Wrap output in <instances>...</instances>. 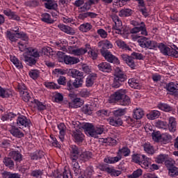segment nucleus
Masks as SVG:
<instances>
[{
  "label": "nucleus",
  "mask_w": 178,
  "mask_h": 178,
  "mask_svg": "<svg viewBox=\"0 0 178 178\" xmlns=\"http://www.w3.org/2000/svg\"><path fill=\"white\" fill-rule=\"evenodd\" d=\"M172 140V136L169 134H163L161 135V143L162 144H168Z\"/></svg>",
  "instance_id": "obj_54"
},
{
  "label": "nucleus",
  "mask_w": 178,
  "mask_h": 178,
  "mask_svg": "<svg viewBox=\"0 0 178 178\" xmlns=\"http://www.w3.org/2000/svg\"><path fill=\"white\" fill-rule=\"evenodd\" d=\"M3 13L5 16H7L10 20H16L17 22L20 21V17L17 15L16 12L12 11L10 8L3 10Z\"/></svg>",
  "instance_id": "obj_13"
},
{
  "label": "nucleus",
  "mask_w": 178,
  "mask_h": 178,
  "mask_svg": "<svg viewBox=\"0 0 178 178\" xmlns=\"http://www.w3.org/2000/svg\"><path fill=\"white\" fill-rule=\"evenodd\" d=\"M88 49H91V45L89 44H85V48L81 47L79 49L74 48L73 46H70L68 47L69 53L71 55H74V56H81L83 55H85V54H87L88 51Z\"/></svg>",
  "instance_id": "obj_6"
},
{
  "label": "nucleus",
  "mask_w": 178,
  "mask_h": 178,
  "mask_svg": "<svg viewBox=\"0 0 178 178\" xmlns=\"http://www.w3.org/2000/svg\"><path fill=\"white\" fill-rule=\"evenodd\" d=\"M113 113L115 118H120V116H123L126 115V109L124 108H118L113 111Z\"/></svg>",
  "instance_id": "obj_57"
},
{
  "label": "nucleus",
  "mask_w": 178,
  "mask_h": 178,
  "mask_svg": "<svg viewBox=\"0 0 178 178\" xmlns=\"http://www.w3.org/2000/svg\"><path fill=\"white\" fill-rule=\"evenodd\" d=\"M104 133V127L103 126H99L96 127L95 128H93V131L92 132L91 137H93L94 138H97L98 136Z\"/></svg>",
  "instance_id": "obj_33"
},
{
  "label": "nucleus",
  "mask_w": 178,
  "mask_h": 178,
  "mask_svg": "<svg viewBox=\"0 0 178 178\" xmlns=\"http://www.w3.org/2000/svg\"><path fill=\"white\" fill-rule=\"evenodd\" d=\"M84 83V76L80 78H75L74 82L72 83L73 87L74 88H80V87H83V84Z\"/></svg>",
  "instance_id": "obj_38"
},
{
  "label": "nucleus",
  "mask_w": 178,
  "mask_h": 178,
  "mask_svg": "<svg viewBox=\"0 0 178 178\" xmlns=\"http://www.w3.org/2000/svg\"><path fill=\"white\" fill-rule=\"evenodd\" d=\"M115 44L117 47H118V48H120V49H123L124 51H131V47H130L129 44H126L124 41L120 39H118L117 40H115Z\"/></svg>",
  "instance_id": "obj_24"
},
{
  "label": "nucleus",
  "mask_w": 178,
  "mask_h": 178,
  "mask_svg": "<svg viewBox=\"0 0 178 178\" xmlns=\"http://www.w3.org/2000/svg\"><path fill=\"white\" fill-rule=\"evenodd\" d=\"M91 29H92V25L90 23L82 24L79 26V30L80 31H82V33H87L90 31Z\"/></svg>",
  "instance_id": "obj_46"
},
{
  "label": "nucleus",
  "mask_w": 178,
  "mask_h": 178,
  "mask_svg": "<svg viewBox=\"0 0 178 178\" xmlns=\"http://www.w3.org/2000/svg\"><path fill=\"white\" fill-rule=\"evenodd\" d=\"M97 80V74L92 73L86 79V87H92L94 82Z\"/></svg>",
  "instance_id": "obj_34"
},
{
  "label": "nucleus",
  "mask_w": 178,
  "mask_h": 178,
  "mask_svg": "<svg viewBox=\"0 0 178 178\" xmlns=\"http://www.w3.org/2000/svg\"><path fill=\"white\" fill-rule=\"evenodd\" d=\"M9 132L13 137L17 138H23L24 137V131L22 130L21 127H17L16 126L12 125L9 129Z\"/></svg>",
  "instance_id": "obj_12"
},
{
  "label": "nucleus",
  "mask_w": 178,
  "mask_h": 178,
  "mask_svg": "<svg viewBox=\"0 0 178 178\" xmlns=\"http://www.w3.org/2000/svg\"><path fill=\"white\" fill-rule=\"evenodd\" d=\"M75 124L78 126V129L81 130L83 129V130H85L86 134L91 137L92 134V131H94V125L92 124L89 122L81 123L80 122L77 121V122H75Z\"/></svg>",
  "instance_id": "obj_8"
},
{
  "label": "nucleus",
  "mask_w": 178,
  "mask_h": 178,
  "mask_svg": "<svg viewBox=\"0 0 178 178\" xmlns=\"http://www.w3.org/2000/svg\"><path fill=\"white\" fill-rule=\"evenodd\" d=\"M73 124L74 129H75L73 131L72 136L76 143H83V140H84V134L81 133V129L79 128V126H77L75 122H74Z\"/></svg>",
  "instance_id": "obj_9"
},
{
  "label": "nucleus",
  "mask_w": 178,
  "mask_h": 178,
  "mask_svg": "<svg viewBox=\"0 0 178 178\" xmlns=\"http://www.w3.org/2000/svg\"><path fill=\"white\" fill-rule=\"evenodd\" d=\"M63 60L65 65H76L80 62V59H79V58L70 56H65L63 57Z\"/></svg>",
  "instance_id": "obj_20"
},
{
  "label": "nucleus",
  "mask_w": 178,
  "mask_h": 178,
  "mask_svg": "<svg viewBox=\"0 0 178 178\" xmlns=\"http://www.w3.org/2000/svg\"><path fill=\"white\" fill-rule=\"evenodd\" d=\"M155 124L156 127H158V129H163L164 130H166V129H168V122L165 121L159 120Z\"/></svg>",
  "instance_id": "obj_60"
},
{
  "label": "nucleus",
  "mask_w": 178,
  "mask_h": 178,
  "mask_svg": "<svg viewBox=\"0 0 178 178\" xmlns=\"http://www.w3.org/2000/svg\"><path fill=\"white\" fill-rule=\"evenodd\" d=\"M120 17H129L133 15V10L130 8H124L119 12Z\"/></svg>",
  "instance_id": "obj_36"
},
{
  "label": "nucleus",
  "mask_w": 178,
  "mask_h": 178,
  "mask_svg": "<svg viewBox=\"0 0 178 178\" xmlns=\"http://www.w3.org/2000/svg\"><path fill=\"white\" fill-rule=\"evenodd\" d=\"M45 154L43 151H36L31 155V159L32 161H38V159H42Z\"/></svg>",
  "instance_id": "obj_32"
},
{
  "label": "nucleus",
  "mask_w": 178,
  "mask_h": 178,
  "mask_svg": "<svg viewBox=\"0 0 178 178\" xmlns=\"http://www.w3.org/2000/svg\"><path fill=\"white\" fill-rule=\"evenodd\" d=\"M145 158V155L144 154H134L132 156L134 162H135V163H138V165H140Z\"/></svg>",
  "instance_id": "obj_45"
},
{
  "label": "nucleus",
  "mask_w": 178,
  "mask_h": 178,
  "mask_svg": "<svg viewBox=\"0 0 178 178\" xmlns=\"http://www.w3.org/2000/svg\"><path fill=\"white\" fill-rule=\"evenodd\" d=\"M119 161H120V157H118V156L115 157L107 156L104 160L106 163H116L117 162H119Z\"/></svg>",
  "instance_id": "obj_48"
},
{
  "label": "nucleus",
  "mask_w": 178,
  "mask_h": 178,
  "mask_svg": "<svg viewBox=\"0 0 178 178\" xmlns=\"http://www.w3.org/2000/svg\"><path fill=\"white\" fill-rule=\"evenodd\" d=\"M31 124V121H30V120L28 119L27 117L23 115H19L17 116V126H18V127H30Z\"/></svg>",
  "instance_id": "obj_10"
},
{
  "label": "nucleus",
  "mask_w": 178,
  "mask_h": 178,
  "mask_svg": "<svg viewBox=\"0 0 178 178\" xmlns=\"http://www.w3.org/2000/svg\"><path fill=\"white\" fill-rule=\"evenodd\" d=\"M8 155L11 158H13V159L15 160V162H22L23 159L22 154L19 151H11L9 152Z\"/></svg>",
  "instance_id": "obj_26"
},
{
  "label": "nucleus",
  "mask_w": 178,
  "mask_h": 178,
  "mask_svg": "<svg viewBox=\"0 0 178 178\" xmlns=\"http://www.w3.org/2000/svg\"><path fill=\"white\" fill-rule=\"evenodd\" d=\"M168 175L170 177H176V176H178V168L175 166L168 168Z\"/></svg>",
  "instance_id": "obj_62"
},
{
  "label": "nucleus",
  "mask_w": 178,
  "mask_h": 178,
  "mask_svg": "<svg viewBox=\"0 0 178 178\" xmlns=\"http://www.w3.org/2000/svg\"><path fill=\"white\" fill-rule=\"evenodd\" d=\"M143 147H144V151H145V152H147V154H150L151 155H152V154H154V147L152 145H151L150 143H145L143 145Z\"/></svg>",
  "instance_id": "obj_55"
},
{
  "label": "nucleus",
  "mask_w": 178,
  "mask_h": 178,
  "mask_svg": "<svg viewBox=\"0 0 178 178\" xmlns=\"http://www.w3.org/2000/svg\"><path fill=\"white\" fill-rule=\"evenodd\" d=\"M118 104L122 106H128L129 104H131V100H130V97L129 96L124 94Z\"/></svg>",
  "instance_id": "obj_37"
},
{
  "label": "nucleus",
  "mask_w": 178,
  "mask_h": 178,
  "mask_svg": "<svg viewBox=\"0 0 178 178\" xmlns=\"http://www.w3.org/2000/svg\"><path fill=\"white\" fill-rule=\"evenodd\" d=\"M118 13V10L115 8H111L109 11V16L111 17L114 24L113 26V29L115 30L116 34H120L122 35L123 34V31H122V20L119 18V16L116 15Z\"/></svg>",
  "instance_id": "obj_3"
},
{
  "label": "nucleus",
  "mask_w": 178,
  "mask_h": 178,
  "mask_svg": "<svg viewBox=\"0 0 178 178\" xmlns=\"http://www.w3.org/2000/svg\"><path fill=\"white\" fill-rule=\"evenodd\" d=\"M88 54L89 57L92 58L93 60H95V59L98 58V51H97L95 49H92L90 47V49H88Z\"/></svg>",
  "instance_id": "obj_53"
},
{
  "label": "nucleus",
  "mask_w": 178,
  "mask_h": 178,
  "mask_svg": "<svg viewBox=\"0 0 178 178\" xmlns=\"http://www.w3.org/2000/svg\"><path fill=\"white\" fill-rule=\"evenodd\" d=\"M3 178H21V175L17 173L4 172L2 173Z\"/></svg>",
  "instance_id": "obj_49"
},
{
  "label": "nucleus",
  "mask_w": 178,
  "mask_h": 178,
  "mask_svg": "<svg viewBox=\"0 0 178 178\" xmlns=\"http://www.w3.org/2000/svg\"><path fill=\"white\" fill-rule=\"evenodd\" d=\"M159 116H161V113L156 110H154L147 115V118L149 120H155V119H158Z\"/></svg>",
  "instance_id": "obj_40"
},
{
  "label": "nucleus",
  "mask_w": 178,
  "mask_h": 178,
  "mask_svg": "<svg viewBox=\"0 0 178 178\" xmlns=\"http://www.w3.org/2000/svg\"><path fill=\"white\" fill-rule=\"evenodd\" d=\"M170 56H172V58H178V48L176 45H171V51Z\"/></svg>",
  "instance_id": "obj_64"
},
{
  "label": "nucleus",
  "mask_w": 178,
  "mask_h": 178,
  "mask_svg": "<svg viewBox=\"0 0 178 178\" xmlns=\"http://www.w3.org/2000/svg\"><path fill=\"white\" fill-rule=\"evenodd\" d=\"M16 118V114L13 113H6L1 115V120L6 122V120H12V119Z\"/></svg>",
  "instance_id": "obj_47"
},
{
  "label": "nucleus",
  "mask_w": 178,
  "mask_h": 178,
  "mask_svg": "<svg viewBox=\"0 0 178 178\" xmlns=\"http://www.w3.org/2000/svg\"><path fill=\"white\" fill-rule=\"evenodd\" d=\"M57 27L63 31V33H65L66 34H69L70 35H74V29L73 28L65 25L63 24H59Z\"/></svg>",
  "instance_id": "obj_19"
},
{
  "label": "nucleus",
  "mask_w": 178,
  "mask_h": 178,
  "mask_svg": "<svg viewBox=\"0 0 178 178\" xmlns=\"http://www.w3.org/2000/svg\"><path fill=\"white\" fill-rule=\"evenodd\" d=\"M127 80V75L120 69L116 67L114 70V79L112 84L113 88H119L122 86V83H124Z\"/></svg>",
  "instance_id": "obj_2"
},
{
  "label": "nucleus",
  "mask_w": 178,
  "mask_h": 178,
  "mask_svg": "<svg viewBox=\"0 0 178 178\" xmlns=\"http://www.w3.org/2000/svg\"><path fill=\"white\" fill-rule=\"evenodd\" d=\"M157 106L159 109H161V111H163L164 112H172V106L165 103H159Z\"/></svg>",
  "instance_id": "obj_43"
},
{
  "label": "nucleus",
  "mask_w": 178,
  "mask_h": 178,
  "mask_svg": "<svg viewBox=\"0 0 178 178\" xmlns=\"http://www.w3.org/2000/svg\"><path fill=\"white\" fill-rule=\"evenodd\" d=\"M78 159H71L72 165V170L74 172L76 175H79L80 172V165H79V162H77Z\"/></svg>",
  "instance_id": "obj_42"
},
{
  "label": "nucleus",
  "mask_w": 178,
  "mask_h": 178,
  "mask_svg": "<svg viewBox=\"0 0 178 178\" xmlns=\"http://www.w3.org/2000/svg\"><path fill=\"white\" fill-rule=\"evenodd\" d=\"M10 60L17 67V69H23V64H22V62L19 60L16 56H11Z\"/></svg>",
  "instance_id": "obj_52"
},
{
  "label": "nucleus",
  "mask_w": 178,
  "mask_h": 178,
  "mask_svg": "<svg viewBox=\"0 0 178 178\" xmlns=\"http://www.w3.org/2000/svg\"><path fill=\"white\" fill-rule=\"evenodd\" d=\"M12 95V92L10 90L5 89L0 86V97L1 98H9Z\"/></svg>",
  "instance_id": "obj_41"
},
{
  "label": "nucleus",
  "mask_w": 178,
  "mask_h": 178,
  "mask_svg": "<svg viewBox=\"0 0 178 178\" xmlns=\"http://www.w3.org/2000/svg\"><path fill=\"white\" fill-rule=\"evenodd\" d=\"M30 56H33V58H38L40 56L38 50L37 49H33V47H29L27 49V51L24 54L25 62L29 63L30 66L32 65H35V59Z\"/></svg>",
  "instance_id": "obj_4"
},
{
  "label": "nucleus",
  "mask_w": 178,
  "mask_h": 178,
  "mask_svg": "<svg viewBox=\"0 0 178 178\" xmlns=\"http://www.w3.org/2000/svg\"><path fill=\"white\" fill-rule=\"evenodd\" d=\"M143 176V170L138 169L133 172L130 175H128V178H140Z\"/></svg>",
  "instance_id": "obj_56"
},
{
  "label": "nucleus",
  "mask_w": 178,
  "mask_h": 178,
  "mask_svg": "<svg viewBox=\"0 0 178 178\" xmlns=\"http://www.w3.org/2000/svg\"><path fill=\"white\" fill-rule=\"evenodd\" d=\"M152 137L154 141L156 143H159V141H161L162 135L161 134L160 131H154L152 134Z\"/></svg>",
  "instance_id": "obj_58"
},
{
  "label": "nucleus",
  "mask_w": 178,
  "mask_h": 178,
  "mask_svg": "<svg viewBox=\"0 0 178 178\" xmlns=\"http://www.w3.org/2000/svg\"><path fill=\"white\" fill-rule=\"evenodd\" d=\"M144 116V111L141 108H136L133 111V118L136 120H140V119H143Z\"/></svg>",
  "instance_id": "obj_31"
},
{
  "label": "nucleus",
  "mask_w": 178,
  "mask_h": 178,
  "mask_svg": "<svg viewBox=\"0 0 178 178\" xmlns=\"http://www.w3.org/2000/svg\"><path fill=\"white\" fill-rule=\"evenodd\" d=\"M99 48H102L100 49H112L113 48V44L108 40H103L97 43Z\"/></svg>",
  "instance_id": "obj_15"
},
{
  "label": "nucleus",
  "mask_w": 178,
  "mask_h": 178,
  "mask_svg": "<svg viewBox=\"0 0 178 178\" xmlns=\"http://www.w3.org/2000/svg\"><path fill=\"white\" fill-rule=\"evenodd\" d=\"M158 48H159L161 52L163 53V55H168V56H170L172 47L169 48L166 45L163 44V43H160L158 44Z\"/></svg>",
  "instance_id": "obj_28"
},
{
  "label": "nucleus",
  "mask_w": 178,
  "mask_h": 178,
  "mask_svg": "<svg viewBox=\"0 0 178 178\" xmlns=\"http://www.w3.org/2000/svg\"><path fill=\"white\" fill-rule=\"evenodd\" d=\"M58 129L59 130V138L62 143L65 140V135L66 134V125L65 123H60L58 125Z\"/></svg>",
  "instance_id": "obj_22"
},
{
  "label": "nucleus",
  "mask_w": 178,
  "mask_h": 178,
  "mask_svg": "<svg viewBox=\"0 0 178 178\" xmlns=\"http://www.w3.org/2000/svg\"><path fill=\"white\" fill-rule=\"evenodd\" d=\"M138 44L141 48H145L146 49H155V48H158V42L156 41L151 40L145 37H140L138 40Z\"/></svg>",
  "instance_id": "obj_5"
},
{
  "label": "nucleus",
  "mask_w": 178,
  "mask_h": 178,
  "mask_svg": "<svg viewBox=\"0 0 178 178\" xmlns=\"http://www.w3.org/2000/svg\"><path fill=\"white\" fill-rule=\"evenodd\" d=\"M131 24L134 27L130 30L131 40L133 41H137L141 35L147 37L148 35V31H147V26L144 22H138L137 20L131 21Z\"/></svg>",
  "instance_id": "obj_1"
},
{
  "label": "nucleus",
  "mask_w": 178,
  "mask_h": 178,
  "mask_svg": "<svg viewBox=\"0 0 178 178\" xmlns=\"http://www.w3.org/2000/svg\"><path fill=\"white\" fill-rule=\"evenodd\" d=\"M84 104V101L79 97L74 99L72 102L73 108H80Z\"/></svg>",
  "instance_id": "obj_50"
},
{
  "label": "nucleus",
  "mask_w": 178,
  "mask_h": 178,
  "mask_svg": "<svg viewBox=\"0 0 178 178\" xmlns=\"http://www.w3.org/2000/svg\"><path fill=\"white\" fill-rule=\"evenodd\" d=\"M128 84L131 87V88H135L136 90H140V88H141L140 81L135 78L129 79L128 80Z\"/></svg>",
  "instance_id": "obj_29"
},
{
  "label": "nucleus",
  "mask_w": 178,
  "mask_h": 178,
  "mask_svg": "<svg viewBox=\"0 0 178 178\" xmlns=\"http://www.w3.org/2000/svg\"><path fill=\"white\" fill-rule=\"evenodd\" d=\"M167 127L171 133H175L177 128V122L176 118L174 117H170L168 118V124H167Z\"/></svg>",
  "instance_id": "obj_16"
},
{
  "label": "nucleus",
  "mask_w": 178,
  "mask_h": 178,
  "mask_svg": "<svg viewBox=\"0 0 178 178\" xmlns=\"http://www.w3.org/2000/svg\"><path fill=\"white\" fill-rule=\"evenodd\" d=\"M68 73L73 79H77V77H84V73L83 72L74 68L70 69Z\"/></svg>",
  "instance_id": "obj_25"
},
{
  "label": "nucleus",
  "mask_w": 178,
  "mask_h": 178,
  "mask_svg": "<svg viewBox=\"0 0 178 178\" xmlns=\"http://www.w3.org/2000/svg\"><path fill=\"white\" fill-rule=\"evenodd\" d=\"M100 53L104 56V59L110 63H115L116 65H120V60L115 56H113L111 51L106 49H100Z\"/></svg>",
  "instance_id": "obj_7"
},
{
  "label": "nucleus",
  "mask_w": 178,
  "mask_h": 178,
  "mask_svg": "<svg viewBox=\"0 0 178 178\" xmlns=\"http://www.w3.org/2000/svg\"><path fill=\"white\" fill-rule=\"evenodd\" d=\"M3 163L7 168H13L15 166V162L10 157L5 156L3 159Z\"/></svg>",
  "instance_id": "obj_44"
},
{
  "label": "nucleus",
  "mask_w": 178,
  "mask_h": 178,
  "mask_svg": "<svg viewBox=\"0 0 178 178\" xmlns=\"http://www.w3.org/2000/svg\"><path fill=\"white\" fill-rule=\"evenodd\" d=\"M18 35H16V33L12 32V31H7L6 32V37L7 40H9V41H10V42H16L18 39Z\"/></svg>",
  "instance_id": "obj_30"
},
{
  "label": "nucleus",
  "mask_w": 178,
  "mask_h": 178,
  "mask_svg": "<svg viewBox=\"0 0 178 178\" xmlns=\"http://www.w3.org/2000/svg\"><path fill=\"white\" fill-rule=\"evenodd\" d=\"M96 114L100 118H105L111 115V111L105 109L99 110L97 111Z\"/></svg>",
  "instance_id": "obj_59"
},
{
  "label": "nucleus",
  "mask_w": 178,
  "mask_h": 178,
  "mask_svg": "<svg viewBox=\"0 0 178 178\" xmlns=\"http://www.w3.org/2000/svg\"><path fill=\"white\" fill-rule=\"evenodd\" d=\"M41 17H42L41 18L42 22H44V23H47L48 24H52L55 22L54 19L51 17V15L47 13L42 14Z\"/></svg>",
  "instance_id": "obj_35"
},
{
  "label": "nucleus",
  "mask_w": 178,
  "mask_h": 178,
  "mask_svg": "<svg viewBox=\"0 0 178 178\" xmlns=\"http://www.w3.org/2000/svg\"><path fill=\"white\" fill-rule=\"evenodd\" d=\"M44 8L49 10H56V9H58V3L54 0H47V2L44 3Z\"/></svg>",
  "instance_id": "obj_27"
},
{
  "label": "nucleus",
  "mask_w": 178,
  "mask_h": 178,
  "mask_svg": "<svg viewBox=\"0 0 178 178\" xmlns=\"http://www.w3.org/2000/svg\"><path fill=\"white\" fill-rule=\"evenodd\" d=\"M20 95L24 102H29V101L31 99V96L30 95V92H29V90L20 93Z\"/></svg>",
  "instance_id": "obj_63"
},
{
  "label": "nucleus",
  "mask_w": 178,
  "mask_h": 178,
  "mask_svg": "<svg viewBox=\"0 0 178 178\" xmlns=\"http://www.w3.org/2000/svg\"><path fill=\"white\" fill-rule=\"evenodd\" d=\"M79 158L81 161H83L84 162H87V161L91 159L92 158V153L91 152H84L79 155Z\"/></svg>",
  "instance_id": "obj_39"
},
{
  "label": "nucleus",
  "mask_w": 178,
  "mask_h": 178,
  "mask_svg": "<svg viewBox=\"0 0 178 178\" xmlns=\"http://www.w3.org/2000/svg\"><path fill=\"white\" fill-rule=\"evenodd\" d=\"M97 67L100 72H104V73H111L112 72V65L109 63H101L97 65Z\"/></svg>",
  "instance_id": "obj_18"
},
{
  "label": "nucleus",
  "mask_w": 178,
  "mask_h": 178,
  "mask_svg": "<svg viewBox=\"0 0 178 178\" xmlns=\"http://www.w3.org/2000/svg\"><path fill=\"white\" fill-rule=\"evenodd\" d=\"M80 156V149L76 145L70 146V159H79Z\"/></svg>",
  "instance_id": "obj_14"
},
{
  "label": "nucleus",
  "mask_w": 178,
  "mask_h": 178,
  "mask_svg": "<svg viewBox=\"0 0 178 178\" xmlns=\"http://www.w3.org/2000/svg\"><path fill=\"white\" fill-rule=\"evenodd\" d=\"M149 165H151V159L146 157L145 156V159L140 164V166H141V168H143V169H148V168H149Z\"/></svg>",
  "instance_id": "obj_51"
},
{
  "label": "nucleus",
  "mask_w": 178,
  "mask_h": 178,
  "mask_svg": "<svg viewBox=\"0 0 178 178\" xmlns=\"http://www.w3.org/2000/svg\"><path fill=\"white\" fill-rule=\"evenodd\" d=\"M102 143H105L106 144H108V145H116V140H115L113 138H105L102 139Z\"/></svg>",
  "instance_id": "obj_61"
},
{
  "label": "nucleus",
  "mask_w": 178,
  "mask_h": 178,
  "mask_svg": "<svg viewBox=\"0 0 178 178\" xmlns=\"http://www.w3.org/2000/svg\"><path fill=\"white\" fill-rule=\"evenodd\" d=\"M121 58L129 67H131V69H134L136 67V63H134V59H133L132 56H130L127 54H121Z\"/></svg>",
  "instance_id": "obj_17"
},
{
  "label": "nucleus",
  "mask_w": 178,
  "mask_h": 178,
  "mask_svg": "<svg viewBox=\"0 0 178 178\" xmlns=\"http://www.w3.org/2000/svg\"><path fill=\"white\" fill-rule=\"evenodd\" d=\"M107 121L111 126L117 127L122 126V124H123V121L122 120V119L118 117H110L107 119Z\"/></svg>",
  "instance_id": "obj_21"
},
{
  "label": "nucleus",
  "mask_w": 178,
  "mask_h": 178,
  "mask_svg": "<svg viewBox=\"0 0 178 178\" xmlns=\"http://www.w3.org/2000/svg\"><path fill=\"white\" fill-rule=\"evenodd\" d=\"M131 151L130 149L127 147H122V148L119 149L117 152V155L118 158H120V161L122 160V156H129L130 155Z\"/></svg>",
  "instance_id": "obj_23"
},
{
  "label": "nucleus",
  "mask_w": 178,
  "mask_h": 178,
  "mask_svg": "<svg viewBox=\"0 0 178 178\" xmlns=\"http://www.w3.org/2000/svg\"><path fill=\"white\" fill-rule=\"evenodd\" d=\"M126 94V90L121 89L115 92L114 94L111 95L109 98V102L111 104L113 102H120L124 95Z\"/></svg>",
  "instance_id": "obj_11"
}]
</instances>
